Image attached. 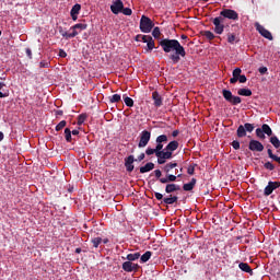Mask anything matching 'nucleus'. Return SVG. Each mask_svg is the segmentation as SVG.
<instances>
[{"mask_svg":"<svg viewBox=\"0 0 280 280\" xmlns=\"http://www.w3.org/2000/svg\"><path fill=\"white\" fill-rule=\"evenodd\" d=\"M159 45L162 47L164 54H172L168 58L174 65H178V62H180V58H185L187 56L185 47H183L180 42L177 39L164 38L159 42Z\"/></svg>","mask_w":280,"mask_h":280,"instance_id":"f257e3e1","label":"nucleus"},{"mask_svg":"<svg viewBox=\"0 0 280 280\" xmlns=\"http://www.w3.org/2000/svg\"><path fill=\"white\" fill-rule=\"evenodd\" d=\"M154 174L156 180H159V183H161L162 185H167V183H176V178H183V174H178L177 176L167 174L165 177H162L163 173L161 172V170H155Z\"/></svg>","mask_w":280,"mask_h":280,"instance_id":"f03ea898","label":"nucleus"},{"mask_svg":"<svg viewBox=\"0 0 280 280\" xmlns=\"http://www.w3.org/2000/svg\"><path fill=\"white\" fill-rule=\"evenodd\" d=\"M233 78L230 79V84H237L240 82L241 84H246L248 79L242 74V68H235L232 72Z\"/></svg>","mask_w":280,"mask_h":280,"instance_id":"7ed1b4c3","label":"nucleus"},{"mask_svg":"<svg viewBox=\"0 0 280 280\" xmlns=\"http://www.w3.org/2000/svg\"><path fill=\"white\" fill-rule=\"evenodd\" d=\"M152 27H154V22H152L150 18L142 15L140 20V31L143 32V34H150Z\"/></svg>","mask_w":280,"mask_h":280,"instance_id":"20e7f679","label":"nucleus"},{"mask_svg":"<svg viewBox=\"0 0 280 280\" xmlns=\"http://www.w3.org/2000/svg\"><path fill=\"white\" fill-rule=\"evenodd\" d=\"M222 95L224 100L229 102V104H232V106H237V104H242V97L233 96V93L230 90H223Z\"/></svg>","mask_w":280,"mask_h":280,"instance_id":"39448f33","label":"nucleus"},{"mask_svg":"<svg viewBox=\"0 0 280 280\" xmlns=\"http://www.w3.org/2000/svg\"><path fill=\"white\" fill-rule=\"evenodd\" d=\"M220 16L223 19V21L224 19H229L230 21H240V14L233 9H223L220 12Z\"/></svg>","mask_w":280,"mask_h":280,"instance_id":"423d86ee","label":"nucleus"},{"mask_svg":"<svg viewBox=\"0 0 280 280\" xmlns=\"http://www.w3.org/2000/svg\"><path fill=\"white\" fill-rule=\"evenodd\" d=\"M150 139H152V132L148 130L141 131L138 148H145L150 143Z\"/></svg>","mask_w":280,"mask_h":280,"instance_id":"0eeeda50","label":"nucleus"},{"mask_svg":"<svg viewBox=\"0 0 280 280\" xmlns=\"http://www.w3.org/2000/svg\"><path fill=\"white\" fill-rule=\"evenodd\" d=\"M212 23L214 25V32L217 34L220 35L224 33V18L219 15L212 20Z\"/></svg>","mask_w":280,"mask_h":280,"instance_id":"6e6552de","label":"nucleus"},{"mask_svg":"<svg viewBox=\"0 0 280 280\" xmlns=\"http://www.w3.org/2000/svg\"><path fill=\"white\" fill-rule=\"evenodd\" d=\"M154 196L156 200H162L164 205H174L175 202H178V196H172L163 198V194L161 192H154Z\"/></svg>","mask_w":280,"mask_h":280,"instance_id":"1a4fd4ad","label":"nucleus"},{"mask_svg":"<svg viewBox=\"0 0 280 280\" xmlns=\"http://www.w3.org/2000/svg\"><path fill=\"white\" fill-rule=\"evenodd\" d=\"M86 27H89V25L84 24V23L74 24L73 26L70 27V30H72V33H70V36L72 38H75V36H78V34H81L82 32H84V30H86Z\"/></svg>","mask_w":280,"mask_h":280,"instance_id":"9d476101","label":"nucleus"},{"mask_svg":"<svg viewBox=\"0 0 280 280\" xmlns=\"http://www.w3.org/2000/svg\"><path fill=\"white\" fill-rule=\"evenodd\" d=\"M139 264L130 262L129 260L122 262V270L125 272H139Z\"/></svg>","mask_w":280,"mask_h":280,"instance_id":"9b49d317","label":"nucleus"},{"mask_svg":"<svg viewBox=\"0 0 280 280\" xmlns=\"http://www.w3.org/2000/svg\"><path fill=\"white\" fill-rule=\"evenodd\" d=\"M255 27L257 32L264 36V38H267V40H272V33L270 31L266 30L259 22L255 23Z\"/></svg>","mask_w":280,"mask_h":280,"instance_id":"f8f14e48","label":"nucleus"},{"mask_svg":"<svg viewBox=\"0 0 280 280\" xmlns=\"http://www.w3.org/2000/svg\"><path fill=\"white\" fill-rule=\"evenodd\" d=\"M280 182H269L268 185L265 187L264 196H270L275 189H279Z\"/></svg>","mask_w":280,"mask_h":280,"instance_id":"ddd939ff","label":"nucleus"},{"mask_svg":"<svg viewBox=\"0 0 280 280\" xmlns=\"http://www.w3.org/2000/svg\"><path fill=\"white\" fill-rule=\"evenodd\" d=\"M250 152H261L264 150V144L259 140H250L248 144Z\"/></svg>","mask_w":280,"mask_h":280,"instance_id":"4468645a","label":"nucleus"},{"mask_svg":"<svg viewBox=\"0 0 280 280\" xmlns=\"http://www.w3.org/2000/svg\"><path fill=\"white\" fill-rule=\"evenodd\" d=\"M124 10V2L121 0H116L110 5V11L113 14H119Z\"/></svg>","mask_w":280,"mask_h":280,"instance_id":"2eb2a0df","label":"nucleus"},{"mask_svg":"<svg viewBox=\"0 0 280 280\" xmlns=\"http://www.w3.org/2000/svg\"><path fill=\"white\" fill-rule=\"evenodd\" d=\"M135 161H137L135 159V155H129L125 159V167L127 170V172H133L135 171Z\"/></svg>","mask_w":280,"mask_h":280,"instance_id":"dca6fc26","label":"nucleus"},{"mask_svg":"<svg viewBox=\"0 0 280 280\" xmlns=\"http://www.w3.org/2000/svg\"><path fill=\"white\" fill-rule=\"evenodd\" d=\"M152 100L155 108H161V106H163V97L161 96V94H159V92L154 91L152 93Z\"/></svg>","mask_w":280,"mask_h":280,"instance_id":"f3484780","label":"nucleus"},{"mask_svg":"<svg viewBox=\"0 0 280 280\" xmlns=\"http://www.w3.org/2000/svg\"><path fill=\"white\" fill-rule=\"evenodd\" d=\"M174 191H180V185L174 183H166L165 192L166 194H174Z\"/></svg>","mask_w":280,"mask_h":280,"instance_id":"a211bd4d","label":"nucleus"},{"mask_svg":"<svg viewBox=\"0 0 280 280\" xmlns=\"http://www.w3.org/2000/svg\"><path fill=\"white\" fill-rule=\"evenodd\" d=\"M267 153H268V156L271 159V161H275L278 165H280V156L272 153V145L267 144Z\"/></svg>","mask_w":280,"mask_h":280,"instance_id":"6ab92c4d","label":"nucleus"},{"mask_svg":"<svg viewBox=\"0 0 280 280\" xmlns=\"http://www.w3.org/2000/svg\"><path fill=\"white\" fill-rule=\"evenodd\" d=\"M240 270H242L243 272H247V275H250V277H253L254 272H253V268H250V265H248L247 262H241L238 265Z\"/></svg>","mask_w":280,"mask_h":280,"instance_id":"aec40b11","label":"nucleus"},{"mask_svg":"<svg viewBox=\"0 0 280 280\" xmlns=\"http://www.w3.org/2000/svg\"><path fill=\"white\" fill-rule=\"evenodd\" d=\"M175 167H178V163L176 162H170L166 165L163 166V172L166 174H170L172 172V170H174Z\"/></svg>","mask_w":280,"mask_h":280,"instance_id":"412c9836","label":"nucleus"},{"mask_svg":"<svg viewBox=\"0 0 280 280\" xmlns=\"http://www.w3.org/2000/svg\"><path fill=\"white\" fill-rule=\"evenodd\" d=\"M164 150H168L172 154L173 152H176V150H178V141L173 140L171 141Z\"/></svg>","mask_w":280,"mask_h":280,"instance_id":"4be33fe9","label":"nucleus"},{"mask_svg":"<svg viewBox=\"0 0 280 280\" xmlns=\"http://www.w3.org/2000/svg\"><path fill=\"white\" fill-rule=\"evenodd\" d=\"M154 170V163L148 162L144 166L140 167V174H147V172H152Z\"/></svg>","mask_w":280,"mask_h":280,"instance_id":"5701e85b","label":"nucleus"},{"mask_svg":"<svg viewBox=\"0 0 280 280\" xmlns=\"http://www.w3.org/2000/svg\"><path fill=\"white\" fill-rule=\"evenodd\" d=\"M196 183H197L196 178H191L190 183L184 184L183 185L184 191H192L194 188L196 187Z\"/></svg>","mask_w":280,"mask_h":280,"instance_id":"b1692460","label":"nucleus"},{"mask_svg":"<svg viewBox=\"0 0 280 280\" xmlns=\"http://www.w3.org/2000/svg\"><path fill=\"white\" fill-rule=\"evenodd\" d=\"M228 43L230 45H235V43H240V37H237L235 33H228Z\"/></svg>","mask_w":280,"mask_h":280,"instance_id":"393cba45","label":"nucleus"},{"mask_svg":"<svg viewBox=\"0 0 280 280\" xmlns=\"http://www.w3.org/2000/svg\"><path fill=\"white\" fill-rule=\"evenodd\" d=\"M152 257V252L148 250L140 257V264H148Z\"/></svg>","mask_w":280,"mask_h":280,"instance_id":"a878e982","label":"nucleus"},{"mask_svg":"<svg viewBox=\"0 0 280 280\" xmlns=\"http://www.w3.org/2000/svg\"><path fill=\"white\" fill-rule=\"evenodd\" d=\"M260 129L267 137H272V128H270V125L264 124Z\"/></svg>","mask_w":280,"mask_h":280,"instance_id":"bb28decb","label":"nucleus"},{"mask_svg":"<svg viewBox=\"0 0 280 280\" xmlns=\"http://www.w3.org/2000/svg\"><path fill=\"white\" fill-rule=\"evenodd\" d=\"M237 93L243 97H250V95H253V91H250V89H240Z\"/></svg>","mask_w":280,"mask_h":280,"instance_id":"cd10ccee","label":"nucleus"},{"mask_svg":"<svg viewBox=\"0 0 280 280\" xmlns=\"http://www.w3.org/2000/svg\"><path fill=\"white\" fill-rule=\"evenodd\" d=\"M139 257H141V254L139 252L135 253V254H128L126 259L127 261H137V259H139Z\"/></svg>","mask_w":280,"mask_h":280,"instance_id":"c85d7f7f","label":"nucleus"},{"mask_svg":"<svg viewBox=\"0 0 280 280\" xmlns=\"http://www.w3.org/2000/svg\"><path fill=\"white\" fill-rule=\"evenodd\" d=\"M270 143L276 148V150H279L280 148V140L277 136H271L270 137Z\"/></svg>","mask_w":280,"mask_h":280,"instance_id":"c756f323","label":"nucleus"},{"mask_svg":"<svg viewBox=\"0 0 280 280\" xmlns=\"http://www.w3.org/2000/svg\"><path fill=\"white\" fill-rule=\"evenodd\" d=\"M236 136L242 139L243 137H246V128L243 127V125L238 126L236 130Z\"/></svg>","mask_w":280,"mask_h":280,"instance_id":"7c9ffc66","label":"nucleus"},{"mask_svg":"<svg viewBox=\"0 0 280 280\" xmlns=\"http://www.w3.org/2000/svg\"><path fill=\"white\" fill-rule=\"evenodd\" d=\"M160 156L164 158L166 161H170L172 159V152L168 150H163L158 153Z\"/></svg>","mask_w":280,"mask_h":280,"instance_id":"2f4dec72","label":"nucleus"},{"mask_svg":"<svg viewBox=\"0 0 280 280\" xmlns=\"http://www.w3.org/2000/svg\"><path fill=\"white\" fill-rule=\"evenodd\" d=\"M109 102H110V104H117V103L121 102V95L114 94V95L109 96Z\"/></svg>","mask_w":280,"mask_h":280,"instance_id":"473e14b6","label":"nucleus"},{"mask_svg":"<svg viewBox=\"0 0 280 280\" xmlns=\"http://www.w3.org/2000/svg\"><path fill=\"white\" fill-rule=\"evenodd\" d=\"M202 36H205L208 40H213V38H215V35L211 31H203Z\"/></svg>","mask_w":280,"mask_h":280,"instance_id":"72a5a7b5","label":"nucleus"},{"mask_svg":"<svg viewBox=\"0 0 280 280\" xmlns=\"http://www.w3.org/2000/svg\"><path fill=\"white\" fill-rule=\"evenodd\" d=\"M65 138L68 143H71V141H73V138L71 137V129H65Z\"/></svg>","mask_w":280,"mask_h":280,"instance_id":"f704fd0d","label":"nucleus"},{"mask_svg":"<svg viewBox=\"0 0 280 280\" xmlns=\"http://www.w3.org/2000/svg\"><path fill=\"white\" fill-rule=\"evenodd\" d=\"M124 102H125L126 106H128V108H132V106H135V101L129 96H126L124 98Z\"/></svg>","mask_w":280,"mask_h":280,"instance_id":"c9c22d12","label":"nucleus"},{"mask_svg":"<svg viewBox=\"0 0 280 280\" xmlns=\"http://www.w3.org/2000/svg\"><path fill=\"white\" fill-rule=\"evenodd\" d=\"M80 10H82V5L77 3L72 7L70 14H80Z\"/></svg>","mask_w":280,"mask_h":280,"instance_id":"e433bc0d","label":"nucleus"},{"mask_svg":"<svg viewBox=\"0 0 280 280\" xmlns=\"http://www.w3.org/2000/svg\"><path fill=\"white\" fill-rule=\"evenodd\" d=\"M256 137H258V139L264 141V139H266V133H264V130L261 128H257L256 129Z\"/></svg>","mask_w":280,"mask_h":280,"instance_id":"4c0bfd02","label":"nucleus"},{"mask_svg":"<svg viewBox=\"0 0 280 280\" xmlns=\"http://www.w3.org/2000/svg\"><path fill=\"white\" fill-rule=\"evenodd\" d=\"M155 143H167V136L161 135L155 139Z\"/></svg>","mask_w":280,"mask_h":280,"instance_id":"58836bf2","label":"nucleus"},{"mask_svg":"<svg viewBox=\"0 0 280 280\" xmlns=\"http://www.w3.org/2000/svg\"><path fill=\"white\" fill-rule=\"evenodd\" d=\"M86 117L88 115L86 114H81L78 116V126H82V124H84V121H86Z\"/></svg>","mask_w":280,"mask_h":280,"instance_id":"ea45409f","label":"nucleus"},{"mask_svg":"<svg viewBox=\"0 0 280 280\" xmlns=\"http://www.w3.org/2000/svg\"><path fill=\"white\" fill-rule=\"evenodd\" d=\"M91 243L93 244L94 248H98L100 244L102 243V237H94L91 240Z\"/></svg>","mask_w":280,"mask_h":280,"instance_id":"a19ab883","label":"nucleus"},{"mask_svg":"<svg viewBox=\"0 0 280 280\" xmlns=\"http://www.w3.org/2000/svg\"><path fill=\"white\" fill-rule=\"evenodd\" d=\"M198 164H192L190 166H188L187 168V174H189V176H194V174H196V167Z\"/></svg>","mask_w":280,"mask_h":280,"instance_id":"79ce46f5","label":"nucleus"},{"mask_svg":"<svg viewBox=\"0 0 280 280\" xmlns=\"http://www.w3.org/2000/svg\"><path fill=\"white\" fill-rule=\"evenodd\" d=\"M152 49H154V39L151 37V39L147 42V51H152Z\"/></svg>","mask_w":280,"mask_h":280,"instance_id":"37998d69","label":"nucleus"},{"mask_svg":"<svg viewBox=\"0 0 280 280\" xmlns=\"http://www.w3.org/2000/svg\"><path fill=\"white\" fill-rule=\"evenodd\" d=\"M67 126V120H61L55 128V130L57 132H60V130H62V128H65Z\"/></svg>","mask_w":280,"mask_h":280,"instance_id":"c03bdc74","label":"nucleus"},{"mask_svg":"<svg viewBox=\"0 0 280 280\" xmlns=\"http://www.w3.org/2000/svg\"><path fill=\"white\" fill-rule=\"evenodd\" d=\"M243 127L245 128L246 132H253V130H255V125L250 122H246Z\"/></svg>","mask_w":280,"mask_h":280,"instance_id":"a18cd8bd","label":"nucleus"},{"mask_svg":"<svg viewBox=\"0 0 280 280\" xmlns=\"http://www.w3.org/2000/svg\"><path fill=\"white\" fill-rule=\"evenodd\" d=\"M152 36L155 38H160L161 37V28H159V26H155L152 31Z\"/></svg>","mask_w":280,"mask_h":280,"instance_id":"49530a36","label":"nucleus"},{"mask_svg":"<svg viewBox=\"0 0 280 280\" xmlns=\"http://www.w3.org/2000/svg\"><path fill=\"white\" fill-rule=\"evenodd\" d=\"M265 170H268L269 172H275V164L272 162H266L264 164Z\"/></svg>","mask_w":280,"mask_h":280,"instance_id":"de8ad7c7","label":"nucleus"},{"mask_svg":"<svg viewBox=\"0 0 280 280\" xmlns=\"http://www.w3.org/2000/svg\"><path fill=\"white\" fill-rule=\"evenodd\" d=\"M61 36H62L63 38H66V40H69V38H73V37L71 36V33H68L67 31H65L63 27H61Z\"/></svg>","mask_w":280,"mask_h":280,"instance_id":"09e8293b","label":"nucleus"},{"mask_svg":"<svg viewBox=\"0 0 280 280\" xmlns=\"http://www.w3.org/2000/svg\"><path fill=\"white\" fill-rule=\"evenodd\" d=\"M120 12H122L125 14V16H132V9H130V8L122 7V10Z\"/></svg>","mask_w":280,"mask_h":280,"instance_id":"8fccbe9b","label":"nucleus"},{"mask_svg":"<svg viewBox=\"0 0 280 280\" xmlns=\"http://www.w3.org/2000/svg\"><path fill=\"white\" fill-rule=\"evenodd\" d=\"M158 164L159 165H165L166 161L163 156H161L159 153H156Z\"/></svg>","mask_w":280,"mask_h":280,"instance_id":"3c124183","label":"nucleus"},{"mask_svg":"<svg viewBox=\"0 0 280 280\" xmlns=\"http://www.w3.org/2000/svg\"><path fill=\"white\" fill-rule=\"evenodd\" d=\"M39 67H40V69H49L50 63L47 60H43L39 62Z\"/></svg>","mask_w":280,"mask_h":280,"instance_id":"603ef678","label":"nucleus"},{"mask_svg":"<svg viewBox=\"0 0 280 280\" xmlns=\"http://www.w3.org/2000/svg\"><path fill=\"white\" fill-rule=\"evenodd\" d=\"M145 154H147V156H152V154H155V156H156V149L148 148L145 150Z\"/></svg>","mask_w":280,"mask_h":280,"instance_id":"864d4df0","label":"nucleus"},{"mask_svg":"<svg viewBox=\"0 0 280 280\" xmlns=\"http://www.w3.org/2000/svg\"><path fill=\"white\" fill-rule=\"evenodd\" d=\"M155 151H156V154H159L160 152H163V142H156Z\"/></svg>","mask_w":280,"mask_h":280,"instance_id":"5fc2aeb1","label":"nucleus"},{"mask_svg":"<svg viewBox=\"0 0 280 280\" xmlns=\"http://www.w3.org/2000/svg\"><path fill=\"white\" fill-rule=\"evenodd\" d=\"M140 38H141V43H148L149 40H151L152 36H150V35H142Z\"/></svg>","mask_w":280,"mask_h":280,"instance_id":"6e6d98bb","label":"nucleus"},{"mask_svg":"<svg viewBox=\"0 0 280 280\" xmlns=\"http://www.w3.org/2000/svg\"><path fill=\"white\" fill-rule=\"evenodd\" d=\"M258 71H259V73H260L261 75H266V73H268V68H267V67H260V68L258 69Z\"/></svg>","mask_w":280,"mask_h":280,"instance_id":"4d7b16f0","label":"nucleus"},{"mask_svg":"<svg viewBox=\"0 0 280 280\" xmlns=\"http://www.w3.org/2000/svg\"><path fill=\"white\" fill-rule=\"evenodd\" d=\"M232 148H234L235 150H240V141L237 140H234L232 143H231Z\"/></svg>","mask_w":280,"mask_h":280,"instance_id":"13d9d810","label":"nucleus"},{"mask_svg":"<svg viewBox=\"0 0 280 280\" xmlns=\"http://www.w3.org/2000/svg\"><path fill=\"white\" fill-rule=\"evenodd\" d=\"M59 57L60 58H67V51H65V49H60L59 50Z\"/></svg>","mask_w":280,"mask_h":280,"instance_id":"bf43d9fd","label":"nucleus"},{"mask_svg":"<svg viewBox=\"0 0 280 280\" xmlns=\"http://www.w3.org/2000/svg\"><path fill=\"white\" fill-rule=\"evenodd\" d=\"M145 159V153H141L140 155H138V159H136V161H143Z\"/></svg>","mask_w":280,"mask_h":280,"instance_id":"052dcab7","label":"nucleus"},{"mask_svg":"<svg viewBox=\"0 0 280 280\" xmlns=\"http://www.w3.org/2000/svg\"><path fill=\"white\" fill-rule=\"evenodd\" d=\"M178 135H180V131L178 129H176L172 132V137H174V138L178 137Z\"/></svg>","mask_w":280,"mask_h":280,"instance_id":"680f3d73","label":"nucleus"},{"mask_svg":"<svg viewBox=\"0 0 280 280\" xmlns=\"http://www.w3.org/2000/svg\"><path fill=\"white\" fill-rule=\"evenodd\" d=\"M26 56L32 59V49L26 48Z\"/></svg>","mask_w":280,"mask_h":280,"instance_id":"e2e57ef3","label":"nucleus"},{"mask_svg":"<svg viewBox=\"0 0 280 280\" xmlns=\"http://www.w3.org/2000/svg\"><path fill=\"white\" fill-rule=\"evenodd\" d=\"M71 135L78 136V135H80V131L78 129H74V130L71 131Z\"/></svg>","mask_w":280,"mask_h":280,"instance_id":"0e129e2a","label":"nucleus"},{"mask_svg":"<svg viewBox=\"0 0 280 280\" xmlns=\"http://www.w3.org/2000/svg\"><path fill=\"white\" fill-rule=\"evenodd\" d=\"M8 93L0 92V98L8 97Z\"/></svg>","mask_w":280,"mask_h":280,"instance_id":"69168bd1","label":"nucleus"},{"mask_svg":"<svg viewBox=\"0 0 280 280\" xmlns=\"http://www.w3.org/2000/svg\"><path fill=\"white\" fill-rule=\"evenodd\" d=\"M72 21H78V14H71Z\"/></svg>","mask_w":280,"mask_h":280,"instance_id":"338daca9","label":"nucleus"},{"mask_svg":"<svg viewBox=\"0 0 280 280\" xmlns=\"http://www.w3.org/2000/svg\"><path fill=\"white\" fill-rule=\"evenodd\" d=\"M56 115L62 116V115H65V113L61 109H59L56 112Z\"/></svg>","mask_w":280,"mask_h":280,"instance_id":"774afa93","label":"nucleus"}]
</instances>
